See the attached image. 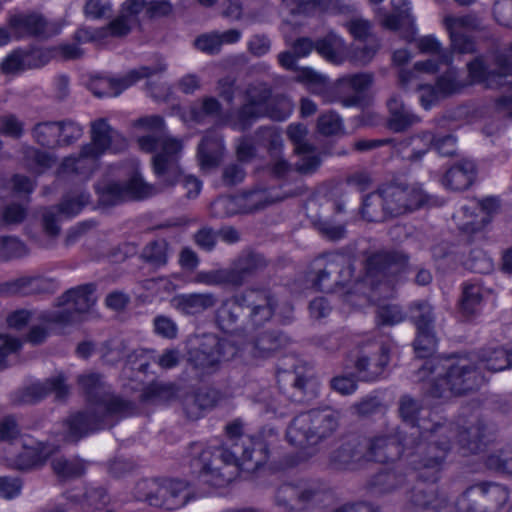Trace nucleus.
<instances>
[{"mask_svg": "<svg viewBox=\"0 0 512 512\" xmlns=\"http://www.w3.org/2000/svg\"><path fill=\"white\" fill-rule=\"evenodd\" d=\"M223 154L222 137L216 131H209L202 138L197 150L200 169L205 172L215 169L220 164Z\"/></svg>", "mask_w": 512, "mask_h": 512, "instance_id": "32", "label": "nucleus"}, {"mask_svg": "<svg viewBox=\"0 0 512 512\" xmlns=\"http://www.w3.org/2000/svg\"><path fill=\"white\" fill-rule=\"evenodd\" d=\"M428 202L429 196L419 184H389L364 199L362 215L368 221H382L419 209Z\"/></svg>", "mask_w": 512, "mask_h": 512, "instance_id": "8", "label": "nucleus"}, {"mask_svg": "<svg viewBox=\"0 0 512 512\" xmlns=\"http://www.w3.org/2000/svg\"><path fill=\"white\" fill-rule=\"evenodd\" d=\"M389 127L395 132H400L420 121L419 117L410 111L398 96H392L388 102Z\"/></svg>", "mask_w": 512, "mask_h": 512, "instance_id": "40", "label": "nucleus"}, {"mask_svg": "<svg viewBox=\"0 0 512 512\" xmlns=\"http://www.w3.org/2000/svg\"><path fill=\"white\" fill-rule=\"evenodd\" d=\"M404 444V436L400 433L397 435L392 433L375 435L365 445L364 458L368 461L385 463L394 461L403 455L406 458L407 464L416 471L418 477L428 482H435L436 480H432L429 477L427 470L423 469L419 462V457L416 458L417 462L415 464L411 463L412 458L408 455L416 451L415 446Z\"/></svg>", "mask_w": 512, "mask_h": 512, "instance_id": "14", "label": "nucleus"}, {"mask_svg": "<svg viewBox=\"0 0 512 512\" xmlns=\"http://www.w3.org/2000/svg\"><path fill=\"white\" fill-rule=\"evenodd\" d=\"M226 435L231 442L232 451L224 447H208L203 449L200 444L193 446L192 466L199 469L205 481L214 486H221L227 479L220 473V464H235L245 471H255L268 458L266 444L260 439H253L243 434V424L235 420L226 426Z\"/></svg>", "mask_w": 512, "mask_h": 512, "instance_id": "4", "label": "nucleus"}, {"mask_svg": "<svg viewBox=\"0 0 512 512\" xmlns=\"http://www.w3.org/2000/svg\"><path fill=\"white\" fill-rule=\"evenodd\" d=\"M499 200L496 197H487L481 201L470 200L453 215V219L460 230L474 233L490 221V216L499 209Z\"/></svg>", "mask_w": 512, "mask_h": 512, "instance_id": "21", "label": "nucleus"}, {"mask_svg": "<svg viewBox=\"0 0 512 512\" xmlns=\"http://www.w3.org/2000/svg\"><path fill=\"white\" fill-rule=\"evenodd\" d=\"M168 250L169 246L166 241H154L145 246L142 257L153 266H164L168 261Z\"/></svg>", "mask_w": 512, "mask_h": 512, "instance_id": "47", "label": "nucleus"}, {"mask_svg": "<svg viewBox=\"0 0 512 512\" xmlns=\"http://www.w3.org/2000/svg\"><path fill=\"white\" fill-rule=\"evenodd\" d=\"M57 289V283L50 278L38 275H25L0 285V294H36L52 293Z\"/></svg>", "mask_w": 512, "mask_h": 512, "instance_id": "29", "label": "nucleus"}, {"mask_svg": "<svg viewBox=\"0 0 512 512\" xmlns=\"http://www.w3.org/2000/svg\"><path fill=\"white\" fill-rule=\"evenodd\" d=\"M22 451L16 456L13 464L16 468L30 469L43 463L52 453V449L32 437H25L21 440Z\"/></svg>", "mask_w": 512, "mask_h": 512, "instance_id": "34", "label": "nucleus"}, {"mask_svg": "<svg viewBox=\"0 0 512 512\" xmlns=\"http://www.w3.org/2000/svg\"><path fill=\"white\" fill-rule=\"evenodd\" d=\"M339 413L329 407L297 415L287 428V440L294 446L315 445L338 427Z\"/></svg>", "mask_w": 512, "mask_h": 512, "instance_id": "10", "label": "nucleus"}, {"mask_svg": "<svg viewBox=\"0 0 512 512\" xmlns=\"http://www.w3.org/2000/svg\"><path fill=\"white\" fill-rule=\"evenodd\" d=\"M54 472L61 478L67 479L82 475L84 466L78 461H68L64 458H56L52 461Z\"/></svg>", "mask_w": 512, "mask_h": 512, "instance_id": "57", "label": "nucleus"}, {"mask_svg": "<svg viewBox=\"0 0 512 512\" xmlns=\"http://www.w3.org/2000/svg\"><path fill=\"white\" fill-rule=\"evenodd\" d=\"M270 89L263 83L250 85L245 92V104L236 120L231 121L233 128L244 130L252 121L261 116H268L276 121L286 120L293 112L294 105L287 97L269 99Z\"/></svg>", "mask_w": 512, "mask_h": 512, "instance_id": "9", "label": "nucleus"}, {"mask_svg": "<svg viewBox=\"0 0 512 512\" xmlns=\"http://www.w3.org/2000/svg\"><path fill=\"white\" fill-rule=\"evenodd\" d=\"M318 130L324 135H334L341 131L342 120L334 112L322 114L318 119Z\"/></svg>", "mask_w": 512, "mask_h": 512, "instance_id": "62", "label": "nucleus"}, {"mask_svg": "<svg viewBox=\"0 0 512 512\" xmlns=\"http://www.w3.org/2000/svg\"><path fill=\"white\" fill-rule=\"evenodd\" d=\"M100 158L92 151H85L82 146L78 155L66 157L59 168V174L66 177H76L84 181L88 180L98 168Z\"/></svg>", "mask_w": 512, "mask_h": 512, "instance_id": "30", "label": "nucleus"}, {"mask_svg": "<svg viewBox=\"0 0 512 512\" xmlns=\"http://www.w3.org/2000/svg\"><path fill=\"white\" fill-rule=\"evenodd\" d=\"M411 318L417 328V336L414 342L415 352L418 357L424 358L431 355L437 345L433 332L432 308L428 303H419L411 308Z\"/></svg>", "mask_w": 512, "mask_h": 512, "instance_id": "25", "label": "nucleus"}, {"mask_svg": "<svg viewBox=\"0 0 512 512\" xmlns=\"http://www.w3.org/2000/svg\"><path fill=\"white\" fill-rule=\"evenodd\" d=\"M296 78L299 82L306 84L308 89L315 94L323 93L328 84L325 75L308 67L299 70Z\"/></svg>", "mask_w": 512, "mask_h": 512, "instance_id": "51", "label": "nucleus"}, {"mask_svg": "<svg viewBox=\"0 0 512 512\" xmlns=\"http://www.w3.org/2000/svg\"><path fill=\"white\" fill-rule=\"evenodd\" d=\"M508 500V492L505 487L494 483H482L469 487L457 502L459 512H487L481 508L491 502L493 510Z\"/></svg>", "mask_w": 512, "mask_h": 512, "instance_id": "20", "label": "nucleus"}, {"mask_svg": "<svg viewBox=\"0 0 512 512\" xmlns=\"http://www.w3.org/2000/svg\"><path fill=\"white\" fill-rule=\"evenodd\" d=\"M362 458H364L363 450L351 443L343 445L333 455V461L345 468H353Z\"/></svg>", "mask_w": 512, "mask_h": 512, "instance_id": "49", "label": "nucleus"}, {"mask_svg": "<svg viewBox=\"0 0 512 512\" xmlns=\"http://www.w3.org/2000/svg\"><path fill=\"white\" fill-rule=\"evenodd\" d=\"M288 339L281 333L264 332L250 345L249 351L256 361L272 356L274 352L286 345Z\"/></svg>", "mask_w": 512, "mask_h": 512, "instance_id": "39", "label": "nucleus"}, {"mask_svg": "<svg viewBox=\"0 0 512 512\" xmlns=\"http://www.w3.org/2000/svg\"><path fill=\"white\" fill-rule=\"evenodd\" d=\"M399 412L403 420L411 424L410 432L400 431L404 436V445H414L416 451L409 453L411 463H421L432 480L439 478L448 453L453 449L452 438H457L459 450L463 455L477 453L480 450L479 441L483 437V425L478 423L464 430L446 422L440 416L432 414L420 403L404 396L401 398Z\"/></svg>", "mask_w": 512, "mask_h": 512, "instance_id": "1", "label": "nucleus"}, {"mask_svg": "<svg viewBox=\"0 0 512 512\" xmlns=\"http://www.w3.org/2000/svg\"><path fill=\"white\" fill-rule=\"evenodd\" d=\"M282 146V142L275 139L272 141L270 147L271 171L276 176H283L290 170V165L281 155Z\"/></svg>", "mask_w": 512, "mask_h": 512, "instance_id": "59", "label": "nucleus"}, {"mask_svg": "<svg viewBox=\"0 0 512 512\" xmlns=\"http://www.w3.org/2000/svg\"><path fill=\"white\" fill-rule=\"evenodd\" d=\"M349 48V58L347 61L356 66H366L374 59L380 45L378 42H374L363 46H350Z\"/></svg>", "mask_w": 512, "mask_h": 512, "instance_id": "50", "label": "nucleus"}, {"mask_svg": "<svg viewBox=\"0 0 512 512\" xmlns=\"http://www.w3.org/2000/svg\"><path fill=\"white\" fill-rule=\"evenodd\" d=\"M345 40L334 32L328 33L316 42V51L327 61L341 65L349 58V48Z\"/></svg>", "mask_w": 512, "mask_h": 512, "instance_id": "35", "label": "nucleus"}, {"mask_svg": "<svg viewBox=\"0 0 512 512\" xmlns=\"http://www.w3.org/2000/svg\"><path fill=\"white\" fill-rule=\"evenodd\" d=\"M25 162L29 169L36 173H41L52 166L54 157L48 152H41L33 147H29L24 152Z\"/></svg>", "mask_w": 512, "mask_h": 512, "instance_id": "48", "label": "nucleus"}, {"mask_svg": "<svg viewBox=\"0 0 512 512\" xmlns=\"http://www.w3.org/2000/svg\"><path fill=\"white\" fill-rule=\"evenodd\" d=\"M59 130L57 122H42L34 127L33 137L39 145L54 148L59 146Z\"/></svg>", "mask_w": 512, "mask_h": 512, "instance_id": "45", "label": "nucleus"}, {"mask_svg": "<svg viewBox=\"0 0 512 512\" xmlns=\"http://www.w3.org/2000/svg\"><path fill=\"white\" fill-rule=\"evenodd\" d=\"M390 344H383L377 348L373 356L361 355L356 361V368L359 372L365 373L369 379L379 376L389 363Z\"/></svg>", "mask_w": 512, "mask_h": 512, "instance_id": "38", "label": "nucleus"}, {"mask_svg": "<svg viewBox=\"0 0 512 512\" xmlns=\"http://www.w3.org/2000/svg\"><path fill=\"white\" fill-rule=\"evenodd\" d=\"M217 393L213 390L199 391L195 395L189 396L185 401V411L192 419L199 418L202 413L215 405Z\"/></svg>", "mask_w": 512, "mask_h": 512, "instance_id": "43", "label": "nucleus"}, {"mask_svg": "<svg viewBox=\"0 0 512 512\" xmlns=\"http://www.w3.org/2000/svg\"><path fill=\"white\" fill-rule=\"evenodd\" d=\"M127 139L113 129L105 119L91 124V141L85 144V151H92L101 158L106 153H118L127 148Z\"/></svg>", "mask_w": 512, "mask_h": 512, "instance_id": "23", "label": "nucleus"}, {"mask_svg": "<svg viewBox=\"0 0 512 512\" xmlns=\"http://www.w3.org/2000/svg\"><path fill=\"white\" fill-rule=\"evenodd\" d=\"M416 46L421 53L433 57L417 61L411 69L402 68L398 72V82L402 89L410 90L421 75L436 74L443 66L452 64V53L444 49L441 41L433 34L421 36L416 40Z\"/></svg>", "mask_w": 512, "mask_h": 512, "instance_id": "12", "label": "nucleus"}, {"mask_svg": "<svg viewBox=\"0 0 512 512\" xmlns=\"http://www.w3.org/2000/svg\"><path fill=\"white\" fill-rule=\"evenodd\" d=\"M469 269L477 273H488L493 269V262L483 251L475 250L466 262Z\"/></svg>", "mask_w": 512, "mask_h": 512, "instance_id": "64", "label": "nucleus"}, {"mask_svg": "<svg viewBox=\"0 0 512 512\" xmlns=\"http://www.w3.org/2000/svg\"><path fill=\"white\" fill-rule=\"evenodd\" d=\"M219 111V102L215 98L207 97L203 99L198 107L191 108V119L197 122H201L206 116L218 115Z\"/></svg>", "mask_w": 512, "mask_h": 512, "instance_id": "60", "label": "nucleus"}, {"mask_svg": "<svg viewBox=\"0 0 512 512\" xmlns=\"http://www.w3.org/2000/svg\"><path fill=\"white\" fill-rule=\"evenodd\" d=\"M53 392L57 399H63L67 393L68 388L65 384L63 375H57L48 379L44 383H36L28 388V395L26 401L36 402L45 397L48 393Z\"/></svg>", "mask_w": 512, "mask_h": 512, "instance_id": "41", "label": "nucleus"}, {"mask_svg": "<svg viewBox=\"0 0 512 512\" xmlns=\"http://www.w3.org/2000/svg\"><path fill=\"white\" fill-rule=\"evenodd\" d=\"M217 302L216 295L211 292H193L175 295L170 304L183 315L195 316L214 308Z\"/></svg>", "mask_w": 512, "mask_h": 512, "instance_id": "31", "label": "nucleus"}, {"mask_svg": "<svg viewBox=\"0 0 512 512\" xmlns=\"http://www.w3.org/2000/svg\"><path fill=\"white\" fill-rule=\"evenodd\" d=\"M486 463L490 469L512 474V447L492 453Z\"/></svg>", "mask_w": 512, "mask_h": 512, "instance_id": "54", "label": "nucleus"}, {"mask_svg": "<svg viewBox=\"0 0 512 512\" xmlns=\"http://www.w3.org/2000/svg\"><path fill=\"white\" fill-rule=\"evenodd\" d=\"M27 253V248L23 242L16 237H0V260H11L20 258Z\"/></svg>", "mask_w": 512, "mask_h": 512, "instance_id": "52", "label": "nucleus"}, {"mask_svg": "<svg viewBox=\"0 0 512 512\" xmlns=\"http://www.w3.org/2000/svg\"><path fill=\"white\" fill-rule=\"evenodd\" d=\"M293 16L327 11L334 6L336 0H282Z\"/></svg>", "mask_w": 512, "mask_h": 512, "instance_id": "44", "label": "nucleus"}, {"mask_svg": "<svg viewBox=\"0 0 512 512\" xmlns=\"http://www.w3.org/2000/svg\"><path fill=\"white\" fill-rule=\"evenodd\" d=\"M495 70H489L483 57H477L467 64L468 81L465 82L458 77L456 68L448 66V70L440 75L435 85L424 82V75L418 82H414L410 88L418 93L419 103L429 110L442 98L458 93L468 84L481 83L489 88L500 86H512V60L499 56L496 59Z\"/></svg>", "mask_w": 512, "mask_h": 512, "instance_id": "5", "label": "nucleus"}, {"mask_svg": "<svg viewBox=\"0 0 512 512\" xmlns=\"http://www.w3.org/2000/svg\"><path fill=\"white\" fill-rule=\"evenodd\" d=\"M90 202V195L85 191H71L67 193L60 204L47 209L43 214V226L49 235H56L59 231L58 222L61 217L78 215Z\"/></svg>", "mask_w": 512, "mask_h": 512, "instance_id": "26", "label": "nucleus"}, {"mask_svg": "<svg viewBox=\"0 0 512 512\" xmlns=\"http://www.w3.org/2000/svg\"><path fill=\"white\" fill-rule=\"evenodd\" d=\"M22 347V341L7 334H0V369L7 368L10 364L8 358L17 353Z\"/></svg>", "mask_w": 512, "mask_h": 512, "instance_id": "56", "label": "nucleus"}, {"mask_svg": "<svg viewBox=\"0 0 512 512\" xmlns=\"http://www.w3.org/2000/svg\"><path fill=\"white\" fill-rule=\"evenodd\" d=\"M391 6L393 8L392 13H383L380 9L376 8L374 10L376 18L382 27L391 31H396L407 24L410 31L405 35V38L408 41H412L417 29L415 19L410 13V3L408 0H391Z\"/></svg>", "mask_w": 512, "mask_h": 512, "instance_id": "28", "label": "nucleus"}, {"mask_svg": "<svg viewBox=\"0 0 512 512\" xmlns=\"http://www.w3.org/2000/svg\"><path fill=\"white\" fill-rule=\"evenodd\" d=\"M175 396V387L172 384L153 383L144 391L143 397L146 401L166 402Z\"/></svg>", "mask_w": 512, "mask_h": 512, "instance_id": "53", "label": "nucleus"}, {"mask_svg": "<svg viewBox=\"0 0 512 512\" xmlns=\"http://www.w3.org/2000/svg\"><path fill=\"white\" fill-rule=\"evenodd\" d=\"M317 230L331 240H337L344 236L345 228L341 219L334 220L329 217H321L315 222Z\"/></svg>", "mask_w": 512, "mask_h": 512, "instance_id": "55", "label": "nucleus"}, {"mask_svg": "<svg viewBox=\"0 0 512 512\" xmlns=\"http://www.w3.org/2000/svg\"><path fill=\"white\" fill-rule=\"evenodd\" d=\"M79 383L88 394L100 395L85 412L73 414L64 422L63 440L78 441L89 433L110 425L111 419L133 413L134 406L131 402L104 390L103 381L98 374H84L80 376Z\"/></svg>", "mask_w": 512, "mask_h": 512, "instance_id": "6", "label": "nucleus"}, {"mask_svg": "<svg viewBox=\"0 0 512 512\" xmlns=\"http://www.w3.org/2000/svg\"><path fill=\"white\" fill-rule=\"evenodd\" d=\"M238 348L229 338L219 339L217 336L204 335L197 348L190 352V360L194 366L203 372L213 371L217 365L233 358Z\"/></svg>", "mask_w": 512, "mask_h": 512, "instance_id": "18", "label": "nucleus"}, {"mask_svg": "<svg viewBox=\"0 0 512 512\" xmlns=\"http://www.w3.org/2000/svg\"><path fill=\"white\" fill-rule=\"evenodd\" d=\"M151 74L150 68L142 67L129 71L121 78L99 77L92 82L91 90L98 97H116L140 79Z\"/></svg>", "mask_w": 512, "mask_h": 512, "instance_id": "27", "label": "nucleus"}, {"mask_svg": "<svg viewBox=\"0 0 512 512\" xmlns=\"http://www.w3.org/2000/svg\"><path fill=\"white\" fill-rule=\"evenodd\" d=\"M8 28L13 32L15 40L29 36H51L61 30L56 22L46 21L37 13H13L8 18Z\"/></svg>", "mask_w": 512, "mask_h": 512, "instance_id": "24", "label": "nucleus"}, {"mask_svg": "<svg viewBox=\"0 0 512 512\" xmlns=\"http://www.w3.org/2000/svg\"><path fill=\"white\" fill-rule=\"evenodd\" d=\"M406 264V258L399 253L379 252L372 255L367 261L365 277L346 291L344 301L354 307L378 304V324H399L405 318L402 310L395 304L381 305L379 302L394 295L396 285L403 278Z\"/></svg>", "mask_w": 512, "mask_h": 512, "instance_id": "3", "label": "nucleus"}, {"mask_svg": "<svg viewBox=\"0 0 512 512\" xmlns=\"http://www.w3.org/2000/svg\"><path fill=\"white\" fill-rule=\"evenodd\" d=\"M137 144L141 151L152 153L153 171L166 185H173L181 176L180 159L184 148L183 140L164 134L163 118L157 115L145 116L134 123Z\"/></svg>", "mask_w": 512, "mask_h": 512, "instance_id": "7", "label": "nucleus"}, {"mask_svg": "<svg viewBox=\"0 0 512 512\" xmlns=\"http://www.w3.org/2000/svg\"><path fill=\"white\" fill-rule=\"evenodd\" d=\"M59 124V146H68L80 139L83 135V128L76 122L67 120L57 122Z\"/></svg>", "mask_w": 512, "mask_h": 512, "instance_id": "58", "label": "nucleus"}, {"mask_svg": "<svg viewBox=\"0 0 512 512\" xmlns=\"http://www.w3.org/2000/svg\"><path fill=\"white\" fill-rule=\"evenodd\" d=\"M249 273L246 264L239 263L231 269H218L211 271H199L194 276L192 282L206 286H217L222 284L241 285Z\"/></svg>", "mask_w": 512, "mask_h": 512, "instance_id": "33", "label": "nucleus"}, {"mask_svg": "<svg viewBox=\"0 0 512 512\" xmlns=\"http://www.w3.org/2000/svg\"><path fill=\"white\" fill-rule=\"evenodd\" d=\"M374 76L372 73L363 72L347 75L339 79V92L353 91L355 94L349 98L343 99L342 104L345 107L357 105L360 102L359 94L366 91L373 83Z\"/></svg>", "mask_w": 512, "mask_h": 512, "instance_id": "36", "label": "nucleus"}, {"mask_svg": "<svg viewBox=\"0 0 512 512\" xmlns=\"http://www.w3.org/2000/svg\"><path fill=\"white\" fill-rule=\"evenodd\" d=\"M195 47L204 53L215 54L220 51L218 31L205 33L198 36L194 41Z\"/></svg>", "mask_w": 512, "mask_h": 512, "instance_id": "63", "label": "nucleus"}, {"mask_svg": "<svg viewBox=\"0 0 512 512\" xmlns=\"http://www.w3.org/2000/svg\"><path fill=\"white\" fill-rule=\"evenodd\" d=\"M475 175L476 167L474 162L465 159L447 171L443 184L452 190H464L473 183Z\"/></svg>", "mask_w": 512, "mask_h": 512, "instance_id": "37", "label": "nucleus"}, {"mask_svg": "<svg viewBox=\"0 0 512 512\" xmlns=\"http://www.w3.org/2000/svg\"><path fill=\"white\" fill-rule=\"evenodd\" d=\"M137 497L151 506L175 510L187 503V484L182 480L142 481L137 486Z\"/></svg>", "mask_w": 512, "mask_h": 512, "instance_id": "17", "label": "nucleus"}, {"mask_svg": "<svg viewBox=\"0 0 512 512\" xmlns=\"http://www.w3.org/2000/svg\"><path fill=\"white\" fill-rule=\"evenodd\" d=\"M283 198L271 190H256L243 195L220 197L212 203V210L217 216H228L261 209Z\"/></svg>", "mask_w": 512, "mask_h": 512, "instance_id": "19", "label": "nucleus"}, {"mask_svg": "<svg viewBox=\"0 0 512 512\" xmlns=\"http://www.w3.org/2000/svg\"><path fill=\"white\" fill-rule=\"evenodd\" d=\"M482 367L490 372L512 368V349L487 348L477 359L467 356L433 358L418 371V379L428 382V393L432 397L449 398L478 388L485 381Z\"/></svg>", "mask_w": 512, "mask_h": 512, "instance_id": "2", "label": "nucleus"}, {"mask_svg": "<svg viewBox=\"0 0 512 512\" xmlns=\"http://www.w3.org/2000/svg\"><path fill=\"white\" fill-rule=\"evenodd\" d=\"M288 376L292 381L293 387L303 396L308 393L311 395H315L317 393L319 383L306 371L305 368H297L293 373H289Z\"/></svg>", "mask_w": 512, "mask_h": 512, "instance_id": "46", "label": "nucleus"}, {"mask_svg": "<svg viewBox=\"0 0 512 512\" xmlns=\"http://www.w3.org/2000/svg\"><path fill=\"white\" fill-rule=\"evenodd\" d=\"M251 307L250 317L255 325L268 321L273 315V301L267 291L248 289L239 297L228 299L217 310L218 326L225 332H232L243 306Z\"/></svg>", "mask_w": 512, "mask_h": 512, "instance_id": "11", "label": "nucleus"}, {"mask_svg": "<svg viewBox=\"0 0 512 512\" xmlns=\"http://www.w3.org/2000/svg\"><path fill=\"white\" fill-rule=\"evenodd\" d=\"M443 26L449 34L450 48L453 54H468L475 51L474 40L466 35V32L479 27V20L473 15L453 16L446 15L443 18Z\"/></svg>", "mask_w": 512, "mask_h": 512, "instance_id": "22", "label": "nucleus"}, {"mask_svg": "<svg viewBox=\"0 0 512 512\" xmlns=\"http://www.w3.org/2000/svg\"><path fill=\"white\" fill-rule=\"evenodd\" d=\"M94 293L95 287L92 284L72 288L59 298L57 309L41 313L40 319L46 324L58 326L71 324L95 305Z\"/></svg>", "mask_w": 512, "mask_h": 512, "instance_id": "16", "label": "nucleus"}, {"mask_svg": "<svg viewBox=\"0 0 512 512\" xmlns=\"http://www.w3.org/2000/svg\"><path fill=\"white\" fill-rule=\"evenodd\" d=\"M160 189L147 183L133 165L124 183L102 180L96 185L99 201L106 206L116 205L126 200H141L159 193Z\"/></svg>", "mask_w": 512, "mask_h": 512, "instance_id": "15", "label": "nucleus"}, {"mask_svg": "<svg viewBox=\"0 0 512 512\" xmlns=\"http://www.w3.org/2000/svg\"><path fill=\"white\" fill-rule=\"evenodd\" d=\"M146 7L145 0H127L119 15L107 26L101 28L82 27L76 32L80 43L96 42L105 44L110 38L123 37L139 24V13Z\"/></svg>", "mask_w": 512, "mask_h": 512, "instance_id": "13", "label": "nucleus"}, {"mask_svg": "<svg viewBox=\"0 0 512 512\" xmlns=\"http://www.w3.org/2000/svg\"><path fill=\"white\" fill-rule=\"evenodd\" d=\"M489 291L484 289L479 283H466L463 287L461 299V308L466 315L477 313L482 306L484 298Z\"/></svg>", "mask_w": 512, "mask_h": 512, "instance_id": "42", "label": "nucleus"}, {"mask_svg": "<svg viewBox=\"0 0 512 512\" xmlns=\"http://www.w3.org/2000/svg\"><path fill=\"white\" fill-rule=\"evenodd\" d=\"M433 142L434 135L429 131L422 132L411 138L409 145L412 146L413 153L410 158L412 160L420 159L429 150Z\"/></svg>", "mask_w": 512, "mask_h": 512, "instance_id": "61", "label": "nucleus"}]
</instances>
